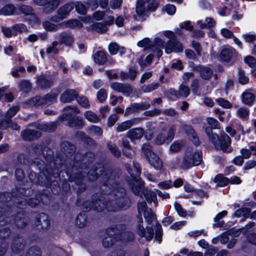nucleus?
<instances>
[{
	"mask_svg": "<svg viewBox=\"0 0 256 256\" xmlns=\"http://www.w3.org/2000/svg\"><path fill=\"white\" fill-rule=\"evenodd\" d=\"M125 196L124 189L122 188H117L112 190L110 199L106 204L101 200H98L93 203L92 206L98 211L103 210L104 208L110 212L126 209L130 206V202Z\"/></svg>",
	"mask_w": 256,
	"mask_h": 256,
	"instance_id": "obj_1",
	"label": "nucleus"
},
{
	"mask_svg": "<svg viewBox=\"0 0 256 256\" xmlns=\"http://www.w3.org/2000/svg\"><path fill=\"white\" fill-rule=\"evenodd\" d=\"M132 170L128 169V171L131 176L134 178V182L132 184V190L136 195H140L143 194L146 200L148 203L153 202L155 207L158 206V200L156 198L157 192L154 190V191L144 188V182L141 180L137 178L141 174V170L139 164L134 162Z\"/></svg>",
	"mask_w": 256,
	"mask_h": 256,
	"instance_id": "obj_2",
	"label": "nucleus"
},
{
	"mask_svg": "<svg viewBox=\"0 0 256 256\" xmlns=\"http://www.w3.org/2000/svg\"><path fill=\"white\" fill-rule=\"evenodd\" d=\"M209 140L214 145L216 148L222 150L226 152H230L232 148L230 146L231 139L224 132L220 134V138L216 134H210L206 132Z\"/></svg>",
	"mask_w": 256,
	"mask_h": 256,
	"instance_id": "obj_3",
	"label": "nucleus"
},
{
	"mask_svg": "<svg viewBox=\"0 0 256 256\" xmlns=\"http://www.w3.org/2000/svg\"><path fill=\"white\" fill-rule=\"evenodd\" d=\"M202 162V152L200 150H188L183 158L181 168L186 170L200 164Z\"/></svg>",
	"mask_w": 256,
	"mask_h": 256,
	"instance_id": "obj_4",
	"label": "nucleus"
},
{
	"mask_svg": "<svg viewBox=\"0 0 256 256\" xmlns=\"http://www.w3.org/2000/svg\"><path fill=\"white\" fill-rule=\"evenodd\" d=\"M100 17H84L82 20V22L87 25L88 28L98 32H104L107 30V26L111 25L114 20L111 17H108L109 20H106L104 24Z\"/></svg>",
	"mask_w": 256,
	"mask_h": 256,
	"instance_id": "obj_5",
	"label": "nucleus"
},
{
	"mask_svg": "<svg viewBox=\"0 0 256 256\" xmlns=\"http://www.w3.org/2000/svg\"><path fill=\"white\" fill-rule=\"evenodd\" d=\"M138 210L139 214L144 213V218L149 224L155 219V216L150 208H148L145 202H140L138 204Z\"/></svg>",
	"mask_w": 256,
	"mask_h": 256,
	"instance_id": "obj_6",
	"label": "nucleus"
},
{
	"mask_svg": "<svg viewBox=\"0 0 256 256\" xmlns=\"http://www.w3.org/2000/svg\"><path fill=\"white\" fill-rule=\"evenodd\" d=\"M138 223L137 232L138 234L140 236H145L148 240H150L154 236L153 228L151 227H148L146 232L144 226L140 224L143 222L141 216L138 217Z\"/></svg>",
	"mask_w": 256,
	"mask_h": 256,
	"instance_id": "obj_7",
	"label": "nucleus"
},
{
	"mask_svg": "<svg viewBox=\"0 0 256 256\" xmlns=\"http://www.w3.org/2000/svg\"><path fill=\"white\" fill-rule=\"evenodd\" d=\"M35 224L38 229L46 230L50 225V220L48 215L42 213L36 218Z\"/></svg>",
	"mask_w": 256,
	"mask_h": 256,
	"instance_id": "obj_8",
	"label": "nucleus"
},
{
	"mask_svg": "<svg viewBox=\"0 0 256 256\" xmlns=\"http://www.w3.org/2000/svg\"><path fill=\"white\" fill-rule=\"evenodd\" d=\"M19 109L18 106H14L8 110L5 119L3 120H0V129H5L7 128L9 120L16 114L19 110Z\"/></svg>",
	"mask_w": 256,
	"mask_h": 256,
	"instance_id": "obj_9",
	"label": "nucleus"
},
{
	"mask_svg": "<svg viewBox=\"0 0 256 256\" xmlns=\"http://www.w3.org/2000/svg\"><path fill=\"white\" fill-rule=\"evenodd\" d=\"M183 50L182 44L180 42L176 40H169L165 46V52L167 54H170L172 52H180Z\"/></svg>",
	"mask_w": 256,
	"mask_h": 256,
	"instance_id": "obj_10",
	"label": "nucleus"
},
{
	"mask_svg": "<svg viewBox=\"0 0 256 256\" xmlns=\"http://www.w3.org/2000/svg\"><path fill=\"white\" fill-rule=\"evenodd\" d=\"M62 17H52L50 21H46L43 22L44 28L48 31L56 30L60 24H55L54 22L58 23L62 20Z\"/></svg>",
	"mask_w": 256,
	"mask_h": 256,
	"instance_id": "obj_11",
	"label": "nucleus"
},
{
	"mask_svg": "<svg viewBox=\"0 0 256 256\" xmlns=\"http://www.w3.org/2000/svg\"><path fill=\"white\" fill-rule=\"evenodd\" d=\"M144 134V130L140 128H138L129 130L126 134V136L134 142L135 140L141 138Z\"/></svg>",
	"mask_w": 256,
	"mask_h": 256,
	"instance_id": "obj_12",
	"label": "nucleus"
},
{
	"mask_svg": "<svg viewBox=\"0 0 256 256\" xmlns=\"http://www.w3.org/2000/svg\"><path fill=\"white\" fill-rule=\"evenodd\" d=\"M138 120L132 118L117 124L116 131L121 132L130 129L133 125L136 124Z\"/></svg>",
	"mask_w": 256,
	"mask_h": 256,
	"instance_id": "obj_13",
	"label": "nucleus"
},
{
	"mask_svg": "<svg viewBox=\"0 0 256 256\" xmlns=\"http://www.w3.org/2000/svg\"><path fill=\"white\" fill-rule=\"evenodd\" d=\"M182 128L188 136L190 139L196 145L199 144L200 140L198 137L194 130L189 126L184 125L182 126Z\"/></svg>",
	"mask_w": 256,
	"mask_h": 256,
	"instance_id": "obj_14",
	"label": "nucleus"
},
{
	"mask_svg": "<svg viewBox=\"0 0 256 256\" xmlns=\"http://www.w3.org/2000/svg\"><path fill=\"white\" fill-rule=\"evenodd\" d=\"M190 92L189 88L184 84H182L180 86L178 92L174 90H170V92L172 94L174 95L176 98H179L180 96L186 98L189 95Z\"/></svg>",
	"mask_w": 256,
	"mask_h": 256,
	"instance_id": "obj_15",
	"label": "nucleus"
},
{
	"mask_svg": "<svg viewBox=\"0 0 256 256\" xmlns=\"http://www.w3.org/2000/svg\"><path fill=\"white\" fill-rule=\"evenodd\" d=\"M77 94L74 90H68L64 91L60 96V100L62 102H70L74 100Z\"/></svg>",
	"mask_w": 256,
	"mask_h": 256,
	"instance_id": "obj_16",
	"label": "nucleus"
},
{
	"mask_svg": "<svg viewBox=\"0 0 256 256\" xmlns=\"http://www.w3.org/2000/svg\"><path fill=\"white\" fill-rule=\"evenodd\" d=\"M236 51L232 47L225 48L222 49L220 54V58L223 61L228 62L230 60Z\"/></svg>",
	"mask_w": 256,
	"mask_h": 256,
	"instance_id": "obj_17",
	"label": "nucleus"
},
{
	"mask_svg": "<svg viewBox=\"0 0 256 256\" xmlns=\"http://www.w3.org/2000/svg\"><path fill=\"white\" fill-rule=\"evenodd\" d=\"M147 160L150 164L155 169L160 170L162 167V162L160 158L156 154H152L151 156H149Z\"/></svg>",
	"mask_w": 256,
	"mask_h": 256,
	"instance_id": "obj_18",
	"label": "nucleus"
},
{
	"mask_svg": "<svg viewBox=\"0 0 256 256\" xmlns=\"http://www.w3.org/2000/svg\"><path fill=\"white\" fill-rule=\"evenodd\" d=\"M94 62L98 65H102L107 60L106 52L102 50L96 52L93 56Z\"/></svg>",
	"mask_w": 256,
	"mask_h": 256,
	"instance_id": "obj_19",
	"label": "nucleus"
},
{
	"mask_svg": "<svg viewBox=\"0 0 256 256\" xmlns=\"http://www.w3.org/2000/svg\"><path fill=\"white\" fill-rule=\"evenodd\" d=\"M80 112V110L74 106H68L64 108V114L66 120H69L74 117L75 114Z\"/></svg>",
	"mask_w": 256,
	"mask_h": 256,
	"instance_id": "obj_20",
	"label": "nucleus"
},
{
	"mask_svg": "<svg viewBox=\"0 0 256 256\" xmlns=\"http://www.w3.org/2000/svg\"><path fill=\"white\" fill-rule=\"evenodd\" d=\"M250 212V211L249 208H243L236 210L233 214V216L236 218H240V220L243 221L249 217Z\"/></svg>",
	"mask_w": 256,
	"mask_h": 256,
	"instance_id": "obj_21",
	"label": "nucleus"
},
{
	"mask_svg": "<svg viewBox=\"0 0 256 256\" xmlns=\"http://www.w3.org/2000/svg\"><path fill=\"white\" fill-rule=\"evenodd\" d=\"M22 136L24 140H30L40 137V133L38 131L35 132L31 130H28L22 132Z\"/></svg>",
	"mask_w": 256,
	"mask_h": 256,
	"instance_id": "obj_22",
	"label": "nucleus"
},
{
	"mask_svg": "<svg viewBox=\"0 0 256 256\" xmlns=\"http://www.w3.org/2000/svg\"><path fill=\"white\" fill-rule=\"evenodd\" d=\"M242 102L245 104L252 106L256 99V96L254 94L246 91L242 93Z\"/></svg>",
	"mask_w": 256,
	"mask_h": 256,
	"instance_id": "obj_23",
	"label": "nucleus"
},
{
	"mask_svg": "<svg viewBox=\"0 0 256 256\" xmlns=\"http://www.w3.org/2000/svg\"><path fill=\"white\" fill-rule=\"evenodd\" d=\"M146 3V1L145 0H138L136 2V12L138 15H148L146 8L145 6Z\"/></svg>",
	"mask_w": 256,
	"mask_h": 256,
	"instance_id": "obj_24",
	"label": "nucleus"
},
{
	"mask_svg": "<svg viewBox=\"0 0 256 256\" xmlns=\"http://www.w3.org/2000/svg\"><path fill=\"white\" fill-rule=\"evenodd\" d=\"M74 8L73 3H67L58 9V14L60 16L69 15Z\"/></svg>",
	"mask_w": 256,
	"mask_h": 256,
	"instance_id": "obj_25",
	"label": "nucleus"
},
{
	"mask_svg": "<svg viewBox=\"0 0 256 256\" xmlns=\"http://www.w3.org/2000/svg\"><path fill=\"white\" fill-rule=\"evenodd\" d=\"M60 44L70 46L74 42V37L69 34H62L60 35Z\"/></svg>",
	"mask_w": 256,
	"mask_h": 256,
	"instance_id": "obj_26",
	"label": "nucleus"
},
{
	"mask_svg": "<svg viewBox=\"0 0 256 256\" xmlns=\"http://www.w3.org/2000/svg\"><path fill=\"white\" fill-rule=\"evenodd\" d=\"M37 84L42 88H46L52 86V82L48 80L44 76L40 75L38 78Z\"/></svg>",
	"mask_w": 256,
	"mask_h": 256,
	"instance_id": "obj_27",
	"label": "nucleus"
},
{
	"mask_svg": "<svg viewBox=\"0 0 256 256\" xmlns=\"http://www.w3.org/2000/svg\"><path fill=\"white\" fill-rule=\"evenodd\" d=\"M147 3L146 14H150V12L156 10L158 6V2L156 0H145Z\"/></svg>",
	"mask_w": 256,
	"mask_h": 256,
	"instance_id": "obj_28",
	"label": "nucleus"
},
{
	"mask_svg": "<svg viewBox=\"0 0 256 256\" xmlns=\"http://www.w3.org/2000/svg\"><path fill=\"white\" fill-rule=\"evenodd\" d=\"M62 24L70 28H81L82 26V23L79 20L75 18L63 22Z\"/></svg>",
	"mask_w": 256,
	"mask_h": 256,
	"instance_id": "obj_29",
	"label": "nucleus"
},
{
	"mask_svg": "<svg viewBox=\"0 0 256 256\" xmlns=\"http://www.w3.org/2000/svg\"><path fill=\"white\" fill-rule=\"evenodd\" d=\"M214 182L219 186H224L230 182L229 179L222 174L217 175L214 180Z\"/></svg>",
	"mask_w": 256,
	"mask_h": 256,
	"instance_id": "obj_30",
	"label": "nucleus"
},
{
	"mask_svg": "<svg viewBox=\"0 0 256 256\" xmlns=\"http://www.w3.org/2000/svg\"><path fill=\"white\" fill-rule=\"evenodd\" d=\"M16 8L14 5L7 4L4 6L0 11V14L5 16H11L14 14Z\"/></svg>",
	"mask_w": 256,
	"mask_h": 256,
	"instance_id": "obj_31",
	"label": "nucleus"
},
{
	"mask_svg": "<svg viewBox=\"0 0 256 256\" xmlns=\"http://www.w3.org/2000/svg\"><path fill=\"white\" fill-rule=\"evenodd\" d=\"M68 124L70 126L80 128L84 124L83 120L82 118L74 116L68 120Z\"/></svg>",
	"mask_w": 256,
	"mask_h": 256,
	"instance_id": "obj_32",
	"label": "nucleus"
},
{
	"mask_svg": "<svg viewBox=\"0 0 256 256\" xmlns=\"http://www.w3.org/2000/svg\"><path fill=\"white\" fill-rule=\"evenodd\" d=\"M18 10L24 14L26 16L35 15L34 10L30 6L22 5L18 6Z\"/></svg>",
	"mask_w": 256,
	"mask_h": 256,
	"instance_id": "obj_33",
	"label": "nucleus"
},
{
	"mask_svg": "<svg viewBox=\"0 0 256 256\" xmlns=\"http://www.w3.org/2000/svg\"><path fill=\"white\" fill-rule=\"evenodd\" d=\"M20 90L24 92H28L32 89V84L28 80H22L19 83Z\"/></svg>",
	"mask_w": 256,
	"mask_h": 256,
	"instance_id": "obj_34",
	"label": "nucleus"
},
{
	"mask_svg": "<svg viewBox=\"0 0 256 256\" xmlns=\"http://www.w3.org/2000/svg\"><path fill=\"white\" fill-rule=\"evenodd\" d=\"M84 115L86 118L90 122L96 123L100 121L99 117L90 110L86 112Z\"/></svg>",
	"mask_w": 256,
	"mask_h": 256,
	"instance_id": "obj_35",
	"label": "nucleus"
},
{
	"mask_svg": "<svg viewBox=\"0 0 256 256\" xmlns=\"http://www.w3.org/2000/svg\"><path fill=\"white\" fill-rule=\"evenodd\" d=\"M162 130H164V133H166L167 138L169 140H172L174 138V136L176 132V126L174 125H172L168 128V130H166V126L164 125V126L162 127Z\"/></svg>",
	"mask_w": 256,
	"mask_h": 256,
	"instance_id": "obj_36",
	"label": "nucleus"
},
{
	"mask_svg": "<svg viewBox=\"0 0 256 256\" xmlns=\"http://www.w3.org/2000/svg\"><path fill=\"white\" fill-rule=\"evenodd\" d=\"M184 143L182 141H175L170 147V151L172 152H178L184 146Z\"/></svg>",
	"mask_w": 256,
	"mask_h": 256,
	"instance_id": "obj_37",
	"label": "nucleus"
},
{
	"mask_svg": "<svg viewBox=\"0 0 256 256\" xmlns=\"http://www.w3.org/2000/svg\"><path fill=\"white\" fill-rule=\"evenodd\" d=\"M212 70L208 68H202L200 70V76L204 80L210 79L212 77Z\"/></svg>",
	"mask_w": 256,
	"mask_h": 256,
	"instance_id": "obj_38",
	"label": "nucleus"
},
{
	"mask_svg": "<svg viewBox=\"0 0 256 256\" xmlns=\"http://www.w3.org/2000/svg\"><path fill=\"white\" fill-rule=\"evenodd\" d=\"M159 86V84L158 83H152L148 85H144L142 86V90L144 92H150L156 89H157Z\"/></svg>",
	"mask_w": 256,
	"mask_h": 256,
	"instance_id": "obj_39",
	"label": "nucleus"
},
{
	"mask_svg": "<svg viewBox=\"0 0 256 256\" xmlns=\"http://www.w3.org/2000/svg\"><path fill=\"white\" fill-rule=\"evenodd\" d=\"M142 150L146 159H148L149 156H151L152 154H154L152 150L151 146L148 143L143 144L142 147Z\"/></svg>",
	"mask_w": 256,
	"mask_h": 256,
	"instance_id": "obj_40",
	"label": "nucleus"
},
{
	"mask_svg": "<svg viewBox=\"0 0 256 256\" xmlns=\"http://www.w3.org/2000/svg\"><path fill=\"white\" fill-rule=\"evenodd\" d=\"M137 46L140 48H143L144 50L150 48L152 46V42L148 38H144L142 40L139 41Z\"/></svg>",
	"mask_w": 256,
	"mask_h": 256,
	"instance_id": "obj_41",
	"label": "nucleus"
},
{
	"mask_svg": "<svg viewBox=\"0 0 256 256\" xmlns=\"http://www.w3.org/2000/svg\"><path fill=\"white\" fill-rule=\"evenodd\" d=\"M86 223V218L84 214H79L76 220V224L80 228H82Z\"/></svg>",
	"mask_w": 256,
	"mask_h": 256,
	"instance_id": "obj_42",
	"label": "nucleus"
},
{
	"mask_svg": "<svg viewBox=\"0 0 256 256\" xmlns=\"http://www.w3.org/2000/svg\"><path fill=\"white\" fill-rule=\"evenodd\" d=\"M140 110L138 106V103H134L128 107L125 110L124 116L128 115L132 113H134Z\"/></svg>",
	"mask_w": 256,
	"mask_h": 256,
	"instance_id": "obj_43",
	"label": "nucleus"
},
{
	"mask_svg": "<svg viewBox=\"0 0 256 256\" xmlns=\"http://www.w3.org/2000/svg\"><path fill=\"white\" fill-rule=\"evenodd\" d=\"M236 115L240 118H246L249 116V110L246 108H240L236 112Z\"/></svg>",
	"mask_w": 256,
	"mask_h": 256,
	"instance_id": "obj_44",
	"label": "nucleus"
},
{
	"mask_svg": "<svg viewBox=\"0 0 256 256\" xmlns=\"http://www.w3.org/2000/svg\"><path fill=\"white\" fill-rule=\"evenodd\" d=\"M77 102L82 107L84 108H88L90 104L88 98L84 96H80L77 98Z\"/></svg>",
	"mask_w": 256,
	"mask_h": 256,
	"instance_id": "obj_45",
	"label": "nucleus"
},
{
	"mask_svg": "<svg viewBox=\"0 0 256 256\" xmlns=\"http://www.w3.org/2000/svg\"><path fill=\"white\" fill-rule=\"evenodd\" d=\"M166 140H168L167 138L166 133H164V130H162V132H160L156 137L155 142L157 144H163Z\"/></svg>",
	"mask_w": 256,
	"mask_h": 256,
	"instance_id": "obj_46",
	"label": "nucleus"
},
{
	"mask_svg": "<svg viewBox=\"0 0 256 256\" xmlns=\"http://www.w3.org/2000/svg\"><path fill=\"white\" fill-rule=\"evenodd\" d=\"M112 229H111L110 230L112 231ZM110 230L108 231V236L105 237L102 240V245L105 248H109L112 246L114 243V239L113 238L110 236Z\"/></svg>",
	"mask_w": 256,
	"mask_h": 256,
	"instance_id": "obj_47",
	"label": "nucleus"
},
{
	"mask_svg": "<svg viewBox=\"0 0 256 256\" xmlns=\"http://www.w3.org/2000/svg\"><path fill=\"white\" fill-rule=\"evenodd\" d=\"M44 100H42V97L36 96L30 99L28 102V104L32 106H40L44 104Z\"/></svg>",
	"mask_w": 256,
	"mask_h": 256,
	"instance_id": "obj_48",
	"label": "nucleus"
},
{
	"mask_svg": "<svg viewBox=\"0 0 256 256\" xmlns=\"http://www.w3.org/2000/svg\"><path fill=\"white\" fill-rule=\"evenodd\" d=\"M56 97V94H46L42 96L44 100V104L50 105L53 103L55 100Z\"/></svg>",
	"mask_w": 256,
	"mask_h": 256,
	"instance_id": "obj_49",
	"label": "nucleus"
},
{
	"mask_svg": "<svg viewBox=\"0 0 256 256\" xmlns=\"http://www.w3.org/2000/svg\"><path fill=\"white\" fill-rule=\"evenodd\" d=\"M108 149L110 150L111 152L116 156H120V152L118 149V147L115 144L112 142L108 143Z\"/></svg>",
	"mask_w": 256,
	"mask_h": 256,
	"instance_id": "obj_50",
	"label": "nucleus"
},
{
	"mask_svg": "<svg viewBox=\"0 0 256 256\" xmlns=\"http://www.w3.org/2000/svg\"><path fill=\"white\" fill-rule=\"evenodd\" d=\"M12 29L13 30L14 34H15L18 32H27L28 29L26 26L22 24H16L12 26Z\"/></svg>",
	"mask_w": 256,
	"mask_h": 256,
	"instance_id": "obj_51",
	"label": "nucleus"
},
{
	"mask_svg": "<svg viewBox=\"0 0 256 256\" xmlns=\"http://www.w3.org/2000/svg\"><path fill=\"white\" fill-rule=\"evenodd\" d=\"M162 10L166 12L168 14L173 15L176 12V8L174 5L168 4L163 7Z\"/></svg>",
	"mask_w": 256,
	"mask_h": 256,
	"instance_id": "obj_52",
	"label": "nucleus"
},
{
	"mask_svg": "<svg viewBox=\"0 0 256 256\" xmlns=\"http://www.w3.org/2000/svg\"><path fill=\"white\" fill-rule=\"evenodd\" d=\"M238 81L242 84H245L248 82L249 78L246 76L244 70H240L238 72Z\"/></svg>",
	"mask_w": 256,
	"mask_h": 256,
	"instance_id": "obj_53",
	"label": "nucleus"
},
{
	"mask_svg": "<svg viewBox=\"0 0 256 256\" xmlns=\"http://www.w3.org/2000/svg\"><path fill=\"white\" fill-rule=\"evenodd\" d=\"M121 88L120 92L122 93L125 96H128L132 92V87L128 84H123Z\"/></svg>",
	"mask_w": 256,
	"mask_h": 256,
	"instance_id": "obj_54",
	"label": "nucleus"
},
{
	"mask_svg": "<svg viewBox=\"0 0 256 256\" xmlns=\"http://www.w3.org/2000/svg\"><path fill=\"white\" fill-rule=\"evenodd\" d=\"M26 256H41L40 251L38 247H32L28 250Z\"/></svg>",
	"mask_w": 256,
	"mask_h": 256,
	"instance_id": "obj_55",
	"label": "nucleus"
},
{
	"mask_svg": "<svg viewBox=\"0 0 256 256\" xmlns=\"http://www.w3.org/2000/svg\"><path fill=\"white\" fill-rule=\"evenodd\" d=\"M217 103L221 106L225 108H230L232 104L227 100L222 98H218L216 100Z\"/></svg>",
	"mask_w": 256,
	"mask_h": 256,
	"instance_id": "obj_56",
	"label": "nucleus"
},
{
	"mask_svg": "<svg viewBox=\"0 0 256 256\" xmlns=\"http://www.w3.org/2000/svg\"><path fill=\"white\" fill-rule=\"evenodd\" d=\"M97 98L101 102H104L107 98L106 90L104 88H101L97 93Z\"/></svg>",
	"mask_w": 256,
	"mask_h": 256,
	"instance_id": "obj_57",
	"label": "nucleus"
},
{
	"mask_svg": "<svg viewBox=\"0 0 256 256\" xmlns=\"http://www.w3.org/2000/svg\"><path fill=\"white\" fill-rule=\"evenodd\" d=\"M58 44V42L56 41H54L52 42L51 46H48L46 50V52L47 54H56L58 52V48H56Z\"/></svg>",
	"mask_w": 256,
	"mask_h": 256,
	"instance_id": "obj_58",
	"label": "nucleus"
},
{
	"mask_svg": "<svg viewBox=\"0 0 256 256\" xmlns=\"http://www.w3.org/2000/svg\"><path fill=\"white\" fill-rule=\"evenodd\" d=\"M164 47V42L160 38H156L152 43V48H162Z\"/></svg>",
	"mask_w": 256,
	"mask_h": 256,
	"instance_id": "obj_59",
	"label": "nucleus"
},
{
	"mask_svg": "<svg viewBox=\"0 0 256 256\" xmlns=\"http://www.w3.org/2000/svg\"><path fill=\"white\" fill-rule=\"evenodd\" d=\"M153 58V55L150 54L146 57L144 62L140 60L139 64H140L141 68H146L148 65L150 64Z\"/></svg>",
	"mask_w": 256,
	"mask_h": 256,
	"instance_id": "obj_60",
	"label": "nucleus"
},
{
	"mask_svg": "<svg viewBox=\"0 0 256 256\" xmlns=\"http://www.w3.org/2000/svg\"><path fill=\"white\" fill-rule=\"evenodd\" d=\"M88 130L90 133L96 136H100L102 133V129L99 126H91L88 128Z\"/></svg>",
	"mask_w": 256,
	"mask_h": 256,
	"instance_id": "obj_61",
	"label": "nucleus"
},
{
	"mask_svg": "<svg viewBox=\"0 0 256 256\" xmlns=\"http://www.w3.org/2000/svg\"><path fill=\"white\" fill-rule=\"evenodd\" d=\"M174 208L178 213V215L182 217H185L186 216V212L184 210L180 204L178 203H174Z\"/></svg>",
	"mask_w": 256,
	"mask_h": 256,
	"instance_id": "obj_62",
	"label": "nucleus"
},
{
	"mask_svg": "<svg viewBox=\"0 0 256 256\" xmlns=\"http://www.w3.org/2000/svg\"><path fill=\"white\" fill-rule=\"evenodd\" d=\"M245 62L251 68H254L256 65V59L252 56H248L244 58Z\"/></svg>",
	"mask_w": 256,
	"mask_h": 256,
	"instance_id": "obj_63",
	"label": "nucleus"
},
{
	"mask_svg": "<svg viewBox=\"0 0 256 256\" xmlns=\"http://www.w3.org/2000/svg\"><path fill=\"white\" fill-rule=\"evenodd\" d=\"M76 10L80 14L84 15L86 14V6L82 3H78L76 5Z\"/></svg>",
	"mask_w": 256,
	"mask_h": 256,
	"instance_id": "obj_64",
	"label": "nucleus"
}]
</instances>
